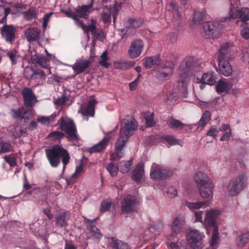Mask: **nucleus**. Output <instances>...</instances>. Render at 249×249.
Masks as SVG:
<instances>
[{
    "instance_id": "nucleus-1",
    "label": "nucleus",
    "mask_w": 249,
    "mask_h": 249,
    "mask_svg": "<svg viewBox=\"0 0 249 249\" xmlns=\"http://www.w3.org/2000/svg\"><path fill=\"white\" fill-rule=\"evenodd\" d=\"M47 160L50 165L53 168H56L59 165L61 160L63 163V171L69 164L70 160V156L68 151L62 146L54 145L49 148L45 149Z\"/></svg>"
},
{
    "instance_id": "nucleus-2",
    "label": "nucleus",
    "mask_w": 249,
    "mask_h": 249,
    "mask_svg": "<svg viewBox=\"0 0 249 249\" xmlns=\"http://www.w3.org/2000/svg\"><path fill=\"white\" fill-rule=\"evenodd\" d=\"M124 121V125L121 128L120 136L115 143V154L119 158L123 156L122 150L128 138L133 134L134 131L137 128L134 118L129 117L128 119H125Z\"/></svg>"
},
{
    "instance_id": "nucleus-3",
    "label": "nucleus",
    "mask_w": 249,
    "mask_h": 249,
    "mask_svg": "<svg viewBox=\"0 0 249 249\" xmlns=\"http://www.w3.org/2000/svg\"><path fill=\"white\" fill-rule=\"evenodd\" d=\"M230 50L228 44H224L217 53L216 59L220 72L225 76L231 75L233 72L232 68L229 61Z\"/></svg>"
},
{
    "instance_id": "nucleus-4",
    "label": "nucleus",
    "mask_w": 249,
    "mask_h": 249,
    "mask_svg": "<svg viewBox=\"0 0 249 249\" xmlns=\"http://www.w3.org/2000/svg\"><path fill=\"white\" fill-rule=\"evenodd\" d=\"M195 179L201 196L204 199H212L213 189L212 180L202 173L197 174Z\"/></svg>"
},
{
    "instance_id": "nucleus-5",
    "label": "nucleus",
    "mask_w": 249,
    "mask_h": 249,
    "mask_svg": "<svg viewBox=\"0 0 249 249\" xmlns=\"http://www.w3.org/2000/svg\"><path fill=\"white\" fill-rule=\"evenodd\" d=\"M230 0L231 7L229 14L230 16L224 17L223 19H221L220 21H231L235 18H242V21L244 22L249 20V9L247 8L238 9V6L240 4L239 0Z\"/></svg>"
},
{
    "instance_id": "nucleus-6",
    "label": "nucleus",
    "mask_w": 249,
    "mask_h": 249,
    "mask_svg": "<svg viewBox=\"0 0 249 249\" xmlns=\"http://www.w3.org/2000/svg\"><path fill=\"white\" fill-rule=\"evenodd\" d=\"M247 183L246 176L240 175L231 180L227 186L224 187V190L232 196H236L245 188Z\"/></svg>"
},
{
    "instance_id": "nucleus-7",
    "label": "nucleus",
    "mask_w": 249,
    "mask_h": 249,
    "mask_svg": "<svg viewBox=\"0 0 249 249\" xmlns=\"http://www.w3.org/2000/svg\"><path fill=\"white\" fill-rule=\"evenodd\" d=\"M222 32V25L218 22H207L203 24L201 33L205 38H217Z\"/></svg>"
},
{
    "instance_id": "nucleus-8",
    "label": "nucleus",
    "mask_w": 249,
    "mask_h": 249,
    "mask_svg": "<svg viewBox=\"0 0 249 249\" xmlns=\"http://www.w3.org/2000/svg\"><path fill=\"white\" fill-rule=\"evenodd\" d=\"M60 128L68 135L69 141L77 140L76 129L72 120L67 118L61 117L58 121Z\"/></svg>"
},
{
    "instance_id": "nucleus-9",
    "label": "nucleus",
    "mask_w": 249,
    "mask_h": 249,
    "mask_svg": "<svg viewBox=\"0 0 249 249\" xmlns=\"http://www.w3.org/2000/svg\"><path fill=\"white\" fill-rule=\"evenodd\" d=\"M205 235L196 229H192L186 235V239L190 246L193 249H201L203 248V240Z\"/></svg>"
},
{
    "instance_id": "nucleus-10",
    "label": "nucleus",
    "mask_w": 249,
    "mask_h": 249,
    "mask_svg": "<svg viewBox=\"0 0 249 249\" xmlns=\"http://www.w3.org/2000/svg\"><path fill=\"white\" fill-rule=\"evenodd\" d=\"M197 59L194 57L189 56L186 57L180 63L178 71V75L181 74L189 76L190 71L194 70L197 66Z\"/></svg>"
},
{
    "instance_id": "nucleus-11",
    "label": "nucleus",
    "mask_w": 249,
    "mask_h": 249,
    "mask_svg": "<svg viewBox=\"0 0 249 249\" xmlns=\"http://www.w3.org/2000/svg\"><path fill=\"white\" fill-rule=\"evenodd\" d=\"M173 172L169 168L153 163L150 171V177L153 179H165L171 176Z\"/></svg>"
},
{
    "instance_id": "nucleus-12",
    "label": "nucleus",
    "mask_w": 249,
    "mask_h": 249,
    "mask_svg": "<svg viewBox=\"0 0 249 249\" xmlns=\"http://www.w3.org/2000/svg\"><path fill=\"white\" fill-rule=\"evenodd\" d=\"M174 68V64L171 61H167L162 64L158 68L157 77L161 80L168 79L172 75Z\"/></svg>"
},
{
    "instance_id": "nucleus-13",
    "label": "nucleus",
    "mask_w": 249,
    "mask_h": 249,
    "mask_svg": "<svg viewBox=\"0 0 249 249\" xmlns=\"http://www.w3.org/2000/svg\"><path fill=\"white\" fill-rule=\"evenodd\" d=\"M121 211L123 214L129 213L137 211V202L134 196H128L121 201Z\"/></svg>"
},
{
    "instance_id": "nucleus-14",
    "label": "nucleus",
    "mask_w": 249,
    "mask_h": 249,
    "mask_svg": "<svg viewBox=\"0 0 249 249\" xmlns=\"http://www.w3.org/2000/svg\"><path fill=\"white\" fill-rule=\"evenodd\" d=\"M220 213V211L216 209H211L206 212L203 225L207 230L217 227L215 221Z\"/></svg>"
},
{
    "instance_id": "nucleus-15",
    "label": "nucleus",
    "mask_w": 249,
    "mask_h": 249,
    "mask_svg": "<svg viewBox=\"0 0 249 249\" xmlns=\"http://www.w3.org/2000/svg\"><path fill=\"white\" fill-rule=\"evenodd\" d=\"M144 45L141 39L132 41L128 50V54L130 58L134 59L140 56L142 52Z\"/></svg>"
},
{
    "instance_id": "nucleus-16",
    "label": "nucleus",
    "mask_w": 249,
    "mask_h": 249,
    "mask_svg": "<svg viewBox=\"0 0 249 249\" xmlns=\"http://www.w3.org/2000/svg\"><path fill=\"white\" fill-rule=\"evenodd\" d=\"M22 95L24 100L25 105L27 107H32L37 102V100L34 92L28 88H25L22 89Z\"/></svg>"
},
{
    "instance_id": "nucleus-17",
    "label": "nucleus",
    "mask_w": 249,
    "mask_h": 249,
    "mask_svg": "<svg viewBox=\"0 0 249 249\" xmlns=\"http://www.w3.org/2000/svg\"><path fill=\"white\" fill-rule=\"evenodd\" d=\"M16 28L11 25H4L1 30L2 36L5 38L7 42L12 43L15 38Z\"/></svg>"
},
{
    "instance_id": "nucleus-18",
    "label": "nucleus",
    "mask_w": 249,
    "mask_h": 249,
    "mask_svg": "<svg viewBox=\"0 0 249 249\" xmlns=\"http://www.w3.org/2000/svg\"><path fill=\"white\" fill-rule=\"evenodd\" d=\"M93 4V0L88 5L79 6L75 9L76 17L85 19H88L89 15L91 11Z\"/></svg>"
},
{
    "instance_id": "nucleus-19",
    "label": "nucleus",
    "mask_w": 249,
    "mask_h": 249,
    "mask_svg": "<svg viewBox=\"0 0 249 249\" xmlns=\"http://www.w3.org/2000/svg\"><path fill=\"white\" fill-rule=\"evenodd\" d=\"M90 64V62L89 60L80 59L77 60L71 67L73 70L78 74L83 72L89 66Z\"/></svg>"
},
{
    "instance_id": "nucleus-20",
    "label": "nucleus",
    "mask_w": 249,
    "mask_h": 249,
    "mask_svg": "<svg viewBox=\"0 0 249 249\" xmlns=\"http://www.w3.org/2000/svg\"><path fill=\"white\" fill-rule=\"evenodd\" d=\"M31 60L33 64L39 66L41 67L47 69L49 65V60L43 55L34 54L31 57Z\"/></svg>"
},
{
    "instance_id": "nucleus-21",
    "label": "nucleus",
    "mask_w": 249,
    "mask_h": 249,
    "mask_svg": "<svg viewBox=\"0 0 249 249\" xmlns=\"http://www.w3.org/2000/svg\"><path fill=\"white\" fill-rule=\"evenodd\" d=\"M185 225V218L181 215L177 216L173 222L172 225V231L175 233H178L182 231Z\"/></svg>"
},
{
    "instance_id": "nucleus-22",
    "label": "nucleus",
    "mask_w": 249,
    "mask_h": 249,
    "mask_svg": "<svg viewBox=\"0 0 249 249\" xmlns=\"http://www.w3.org/2000/svg\"><path fill=\"white\" fill-rule=\"evenodd\" d=\"M216 75L214 72L211 71L205 73L201 78H196L197 83H203L210 85H213L216 82Z\"/></svg>"
},
{
    "instance_id": "nucleus-23",
    "label": "nucleus",
    "mask_w": 249,
    "mask_h": 249,
    "mask_svg": "<svg viewBox=\"0 0 249 249\" xmlns=\"http://www.w3.org/2000/svg\"><path fill=\"white\" fill-rule=\"evenodd\" d=\"M40 30L36 27H32L27 29L25 35L29 42L36 41L39 38Z\"/></svg>"
},
{
    "instance_id": "nucleus-24",
    "label": "nucleus",
    "mask_w": 249,
    "mask_h": 249,
    "mask_svg": "<svg viewBox=\"0 0 249 249\" xmlns=\"http://www.w3.org/2000/svg\"><path fill=\"white\" fill-rule=\"evenodd\" d=\"M109 141L110 139L109 138H104L102 141L99 142L96 144H95L89 148V152L90 153H92L94 152H100L104 150L106 148Z\"/></svg>"
},
{
    "instance_id": "nucleus-25",
    "label": "nucleus",
    "mask_w": 249,
    "mask_h": 249,
    "mask_svg": "<svg viewBox=\"0 0 249 249\" xmlns=\"http://www.w3.org/2000/svg\"><path fill=\"white\" fill-rule=\"evenodd\" d=\"M84 220L85 223L87 224L88 228H89L90 232L92 235L97 239H100L102 235L99 230L95 226L92 225L95 220H90V219L84 217Z\"/></svg>"
},
{
    "instance_id": "nucleus-26",
    "label": "nucleus",
    "mask_w": 249,
    "mask_h": 249,
    "mask_svg": "<svg viewBox=\"0 0 249 249\" xmlns=\"http://www.w3.org/2000/svg\"><path fill=\"white\" fill-rule=\"evenodd\" d=\"M144 173V165L143 163H139L132 172V177L136 182H139L142 178Z\"/></svg>"
},
{
    "instance_id": "nucleus-27",
    "label": "nucleus",
    "mask_w": 249,
    "mask_h": 249,
    "mask_svg": "<svg viewBox=\"0 0 249 249\" xmlns=\"http://www.w3.org/2000/svg\"><path fill=\"white\" fill-rule=\"evenodd\" d=\"M179 79L178 80V88L182 93H185L187 91V84L189 82V76L181 74L178 75Z\"/></svg>"
},
{
    "instance_id": "nucleus-28",
    "label": "nucleus",
    "mask_w": 249,
    "mask_h": 249,
    "mask_svg": "<svg viewBox=\"0 0 249 249\" xmlns=\"http://www.w3.org/2000/svg\"><path fill=\"white\" fill-rule=\"evenodd\" d=\"M233 86V84L229 81L219 80L216 86V91L222 93L229 89Z\"/></svg>"
},
{
    "instance_id": "nucleus-29",
    "label": "nucleus",
    "mask_w": 249,
    "mask_h": 249,
    "mask_svg": "<svg viewBox=\"0 0 249 249\" xmlns=\"http://www.w3.org/2000/svg\"><path fill=\"white\" fill-rule=\"evenodd\" d=\"M211 114L209 111H205L202 114L199 121L198 123L197 130H201L203 127L208 123L211 119Z\"/></svg>"
},
{
    "instance_id": "nucleus-30",
    "label": "nucleus",
    "mask_w": 249,
    "mask_h": 249,
    "mask_svg": "<svg viewBox=\"0 0 249 249\" xmlns=\"http://www.w3.org/2000/svg\"><path fill=\"white\" fill-rule=\"evenodd\" d=\"M159 139L161 142H165L170 145H175L179 144V141L173 136L163 135L159 136Z\"/></svg>"
},
{
    "instance_id": "nucleus-31",
    "label": "nucleus",
    "mask_w": 249,
    "mask_h": 249,
    "mask_svg": "<svg viewBox=\"0 0 249 249\" xmlns=\"http://www.w3.org/2000/svg\"><path fill=\"white\" fill-rule=\"evenodd\" d=\"M207 203V201L195 202H192L187 201L185 202V205L190 211H193L203 208Z\"/></svg>"
},
{
    "instance_id": "nucleus-32",
    "label": "nucleus",
    "mask_w": 249,
    "mask_h": 249,
    "mask_svg": "<svg viewBox=\"0 0 249 249\" xmlns=\"http://www.w3.org/2000/svg\"><path fill=\"white\" fill-rule=\"evenodd\" d=\"M133 163V160L129 161H122L119 163L118 166L120 171L123 174H126L130 170L131 166Z\"/></svg>"
},
{
    "instance_id": "nucleus-33",
    "label": "nucleus",
    "mask_w": 249,
    "mask_h": 249,
    "mask_svg": "<svg viewBox=\"0 0 249 249\" xmlns=\"http://www.w3.org/2000/svg\"><path fill=\"white\" fill-rule=\"evenodd\" d=\"M166 9L172 12L173 17L176 20H180L181 16L178 11V6L175 3L173 2L169 3L166 6Z\"/></svg>"
},
{
    "instance_id": "nucleus-34",
    "label": "nucleus",
    "mask_w": 249,
    "mask_h": 249,
    "mask_svg": "<svg viewBox=\"0 0 249 249\" xmlns=\"http://www.w3.org/2000/svg\"><path fill=\"white\" fill-rule=\"evenodd\" d=\"M134 63L131 61L117 60L114 63V67L118 69H127L133 66Z\"/></svg>"
},
{
    "instance_id": "nucleus-35",
    "label": "nucleus",
    "mask_w": 249,
    "mask_h": 249,
    "mask_svg": "<svg viewBox=\"0 0 249 249\" xmlns=\"http://www.w3.org/2000/svg\"><path fill=\"white\" fill-rule=\"evenodd\" d=\"M110 244L113 249H129V246L127 244L114 238L111 239Z\"/></svg>"
},
{
    "instance_id": "nucleus-36",
    "label": "nucleus",
    "mask_w": 249,
    "mask_h": 249,
    "mask_svg": "<svg viewBox=\"0 0 249 249\" xmlns=\"http://www.w3.org/2000/svg\"><path fill=\"white\" fill-rule=\"evenodd\" d=\"M143 61V65L147 69L151 68L153 66L158 65L160 62L159 59L157 56L147 57Z\"/></svg>"
},
{
    "instance_id": "nucleus-37",
    "label": "nucleus",
    "mask_w": 249,
    "mask_h": 249,
    "mask_svg": "<svg viewBox=\"0 0 249 249\" xmlns=\"http://www.w3.org/2000/svg\"><path fill=\"white\" fill-rule=\"evenodd\" d=\"M167 124L170 128L178 130H181L185 126V124L182 123L180 121L174 118L169 119Z\"/></svg>"
},
{
    "instance_id": "nucleus-38",
    "label": "nucleus",
    "mask_w": 249,
    "mask_h": 249,
    "mask_svg": "<svg viewBox=\"0 0 249 249\" xmlns=\"http://www.w3.org/2000/svg\"><path fill=\"white\" fill-rule=\"evenodd\" d=\"M55 221L57 226L61 227L65 226L67 225L66 213L63 212L57 214L55 217Z\"/></svg>"
},
{
    "instance_id": "nucleus-39",
    "label": "nucleus",
    "mask_w": 249,
    "mask_h": 249,
    "mask_svg": "<svg viewBox=\"0 0 249 249\" xmlns=\"http://www.w3.org/2000/svg\"><path fill=\"white\" fill-rule=\"evenodd\" d=\"M95 103L96 101L94 99L89 100L87 107L84 110V114L91 117H93L94 114V106Z\"/></svg>"
},
{
    "instance_id": "nucleus-40",
    "label": "nucleus",
    "mask_w": 249,
    "mask_h": 249,
    "mask_svg": "<svg viewBox=\"0 0 249 249\" xmlns=\"http://www.w3.org/2000/svg\"><path fill=\"white\" fill-rule=\"evenodd\" d=\"M249 240V232L239 236L236 239V242L238 246L243 247Z\"/></svg>"
},
{
    "instance_id": "nucleus-41",
    "label": "nucleus",
    "mask_w": 249,
    "mask_h": 249,
    "mask_svg": "<svg viewBox=\"0 0 249 249\" xmlns=\"http://www.w3.org/2000/svg\"><path fill=\"white\" fill-rule=\"evenodd\" d=\"M111 15V8L108 7H104L102 13V19L104 23H107L110 21Z\"/></svg>"
},
{
    "instance_id": "nucleus-42",
    "label": "nucleus",
    "mask_w": 249,
    "mask_h": 249,
    "mask_svg": "<svg viewBox=\"0 0 249 249\" xmlns=\"http://www.w3.org/2000/svg\"><path fill=\"white\" fill-rule=\"evenodd\" d=\"M56 116L55 113H53L50 116H41L37 119V122L43 124H48L54 121Z\"/></svg>"
},
{
    "instance_id": "nucleus-43",
    "label": "nucleus",
    "mask_w": 249,
    "mask_h": 249,
    "mask_svg": "<svg viewBox=\"0 0 249 249\" xmlns=\"http://www.w3.org/2000/svg\"><path fill=\"white\" fill-rule=\"evenodd\" d=\"M213 234L212 235L210 244L211 246H213L216 244L219 240V233L218 227H214L212 228Z\"/></svg>"
},
{
    "instance_id": "nucleus-44",
    "label": "nucleus",
    "mask_w": 249,
    "mask_h": 249,
    "mask_svg": "<svg viewBox=\"0 0 249 249\" xmlns=\"http://www.w3.org/2000/svg\"><path fill=\"white\" fill-rule=\"evenodd\" d=\"M12 149V145L10 142L5 141L0 142V154L10 152Z\"/></svg>"
},
{
    "instance_id": "nucleus-45",
    "label": "nucleus",
    "mask_w": 249,
    "mask_h": 249,
    "mask_svg": "<svg viewBox=\"0 0 249 249\" xmlns=\"http://www.w3.org/2000/svg\"><path fill=\"white\" fill-rule=\"evenodd\" d=\"M83 172V165L82 164H80L76 167L74 173L71 175V182L74 183L76 179L78 178Z\"/></svg>"
},
{
    "instance_id": "nucleus-46",
    "label": "nucleus",
    "mask_w": 249,
    "mask_h": 249,
    "mask_svg": "<svg viewBox=\"0 0 249 249\" xmlns=\"http://www.w3.org/2000/svg\"><path fill=\"white\" fill-rule=\"evenodd\" d=\"M64 134L60 131H55L50 133L48 137L53 141H60L64 137Z\"/></svg>"
},
{
    "instance_id": "nucleus-47",
    "label": "nucleus",
    "mask_w": 249,
    "mask_h": 249,
    "mask_svg": "<svg viewBox=\"0 0 249 249\" xmlns=\"http://www.w3.org/2000/svg\"><path fill=\"white\" fill-rule=\"evenodd\" d=\"M126 22L130 27L137 28L140 27L142 23V20L140 19L129 18Z\"/></svg>"
},
{
    "instance_id": "nucleus-48",
    "label": "nucleus",
    "mask_w": 249,
    "mask_h": 249,
    "mask_svg": "<svg viewBox=\"0 0 249 249\" xmlns=\"http://www.w3.org/2000/svg\"><path fill=\"white\" fill-rule=\"evenodd\" d=\"M107 170L112 177L116 176L119 169V166H116L113 163H109L107 166Z\"/></svg>"
},
{
    "instance_id": "nucleus-49",
    "label": "nucleus",
    "mask_w": 249,
    "mask_h": 249,
    "mask_svg": "<svg viewBox=\"0 0 249 249\" xmlns=\"http://www.w3.org/2000/svg\"><path fill=\"white\" fill-rule=\"evenodd\" d=\"M107 51H105L100 56V60L99 63L100 65L107 68L109 66V63L107 62L108 58L107 56Z\"/></svg>"
},
{
    "instance_id": "nucleus-50",
    "label": "nucleus",
    "mask_w": 249,
    "mask_h": 249,
    "mask_svg": "<svg viewBox=\"0 0 249 249\" xmlns=\"http://www.w3.org/2000/svg\"><path fill=\"white\" fill-rule=\"evenodd\" d=\"M7 56L9 58L13 64H16L18 56L17 55V52L16 50H12L7 53Z\"/></svg>"
},
{
    "instance_id": "nucleus-51",
    "label": "nucleus",
    "mask_w": 249,
    "mask_h": 249,
    "mask_svg": "<svg viewBox=\"0 0 249 249\" xmlns=\"http://www.w3.org/2000/svg\"><path fill=\"white\" fill-rule=\"evenodd\" d=\"M163 227V223L161 221H157L150 228V230L151 232L156 233L161 231L162 230Z\"/></svg>"
},
{
    "instance_id": "nucleus-52",
    "label": "nucleus",
    "mask_w": 249,
    "mask_h": 249,
    "mask_svg": "<svg viewBox=\"0 0 249 249\" xmlns=\"http://www.w3.org/2000/svg\"><path fill=\"white\" fill-rule=\"evenodd\" d=\"M27 20L35 18L36 17V10L33 8H30L27 12L23 13Z\"/></svg>"
},
{
    "instance_id": "nucleus-53",
    "label": "nucleus",
    "mask_w": 249,
    "mask_h": 249,
    "mask_svg": "<svg viewBox=\"0 0 249 249\" xmlns=\"http://www.w3.org/2000/svg\"><path fill=\"white\" fill-rule=\"evenodd\" d=\"M219 132L215 125H212L211 126L210 129L207 133V135L213 137L215 140H217V134Z\"/></svg>"
},
{
    "instance_id": "nucleus-54",
    "label": "nucleus",
    "mask_w": 249,
    "mask_h": 249,
    "mask_svg": "<svg viewBox=\"0 0 249 249\" xmlns=\"http://www.w3.org/2000/svg\"><path fill=\"white\" fill-rule=\"evenodd\" d=\"M111 202L108 200H104L102 201L100 207V211L103 213L107 211L111 206Z\"/></svg>"
},
{
    "instance_id": "nucleus-55",
    "label": "nucleus",
    "mask_w": 249,
    "mask_h": 249,
    "mask_svg": "<svg viewBox=\"0 0 249 249\" xmlns=\"http://www.w3.org/2000/svg\"><path fill=\"white\" fill-rule=\"evenodd\" d=\"M154 114L153 113H148L145 116L146 124L148 126H152L154 125L155 122L154 121Z\"/></svg>"
},
{
    "instance_id": "nucleus-56",
    "label": "nucleus",
    "mask_w": 249,
    "mask_h": 249,
    "mask_svg": "<svg viewBox=\"0 0 249 249\" xmlns=\"http://www.w3.org/2000/svg\"><path fill=\"white\" fill-rule=\"evenodd\" d=\"M10 130L12 132L13 135L15 138H18L22 134V130L18 126H16V127L14 126H11Z\"/></svg>"
},
{
    "instance_id": "nucleus-57",
    "label": "nucleus",
    "mask_w": 249,
    "mask_h": 249,
    "mask_svg": "<svg viewBox=\"0 0 249 249\" xmlns=\"http://www.w3.org/2000/svg\"><path fill=\"white\" fill-rule=\"evenodd\" d=\"M4 160L11 166H15L16 165V158L14 156H5L4 157Z\"/></svg>"
},
{
    "instance_id": "nucleus-58",
    "label": "nucleus",
    "mask_w": 249,
    "mask_h": 249,
    "mask_svg": "<svg viewBox=\"0 0 249 249\" xmlns=\"http://www.w3.org/2000/svg\"><path fill=\"white\" fill-rule=\"evenodd\" d=\"M166 193L168 196L170 197H175L177 196L178 195L177 189L173 186L168 188L166 190Z\"/></svg>"
},
{
    "instance_id": "nucleus-59",
    "label": "nucleus",
    "mask_w": 249,
    "mask_h": 249,
    "mask_svg": "<svg viewBox=\"0 0 249 249\" xmlns=\"http://www.w3.org/2000/svg\"><path fill=\"white\" fill-rule=\"evenodd\" d=\"M91 21H92V24L89 25V26L87 25V29H84L83 31L86 33H88L89 32H91V33L92 34L96 35V27L94 25V20L92 19Z\"/></svg>"
},
{
    "instance_id": "nucleus-60",
    "label": "nucleus",
    "mask_w": 249,
    "mask_h": 249,
    "mask_svg": "<svg viewBox=\"0 0 249 249\" xmlns=\"http://www.w3.org/2000/svg\"><path fill=\"white\" fill-rule=\"evenodd\" d=\"M53 12H50L46 14L43 18L42 26L45 30L48 25V22L51 17L53 15Z\"/></svg>"
},
{
    "instance_id": "nucleus-61",
    "label": "nucleus",
    "mask_w": 249,
    "mask_h": 249,
    "mask_svg": "<svg viewBox=\"0 0 249 249\" xmlns=\"http://www.w3.org/2000/svg\"><path fill=\"white\" fill-rule=\"evenodd\" d=\"M203 214V212L202 211H196L195 213V222H201L203 224V219H202V215Z\"/></svg>"
},
{
    "instance_id": "nucleus-62",
    "label": "nucleus",
    "mask_w": 249,
    "mask_h": 249,
    "mask_svg": "<svg viewBox=\"0 0 249 249\" xmlns=\"http://www.w3.org/2000/svg\"><path fill=\"white\" fill-rule=\"evenodd\" d=\"M241 35L245 39H249V28L245 27L241 31Z\"/></svg>"
},
{
    "instance_id": "nucleus-63",
    "label": "nucleus",
    "mask_w": 249,
    "mask_h": 249,
    "mask_svg": "<svg viewBox=\"0 0 249 249\" xmlns=\"http://www.w3.org/2000/svg\"><path fill=\"white\" fill-rule=\"evenodd\" d=\"M63 13H64L68 17L74 19V18L76 17V13L73 12L71 10H64L62 11Z\"/></svg>"
},
{
    "instance_id": "nucleus-64",
    "label": "nucleus",
    "mask_w": 249,
    "mask_h": 249,
    "mask_svg": "<svg viewBox=\"0 0 249 249\" xmlns=\"http://www.w3.org/2000/svg\"><path fill=\"white\" fill-rule=\"evenodd\" d=\"M243 57L246 60H249V48H245L243 50Z\"/></svg>"
}]
</instances>
